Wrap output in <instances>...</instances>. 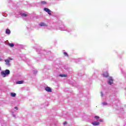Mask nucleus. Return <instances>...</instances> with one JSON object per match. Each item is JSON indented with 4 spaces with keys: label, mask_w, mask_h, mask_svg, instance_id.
Listing matches in <instances>:
<instances>
[{
    "label": "nucleus",
    "mask_w": 126,
    "mask_h": 126,
    "mask_svg": "<svg viewBox=\"0 0 126 126\" xmlns=\"http://www.w3.org/2000/svg\"><path fill=\"white\" fill-rule=\"evenodd\" d=\"M103 105H107V103H106V102H103Z\"/></svg>",
    "instance_id": "412c9836"
},
{
    "label": "nucleus",
    "mask_w": 126,
    "mask_h": 126,
    "mask_svg": "<svg viewBox=\"0 0 126 126\" xmlns=\"http://www.w3.org/2000/svg\"><path fill=\"white\" fill-rule=\"evenodd\" d=\"M24 81H19L17 82L16 84H22L23 83Z\"/></svg>",
    "instance_id": "1a4fd4ad"
},
{
    "label": "nucleus",
    "mask_w": 126,
    "mask_h": 126,
    "mask_svg": "<svg viewBox=\"0 0 126 126\" xmlns=\"http://www.w3.org/2000/svg\"><path fill=\"white\" fill-rule=\"evenodd\" d=\"M100 122H103V120L102 119L99 120Z\"/></svg>",
    "instance_id": "5701e85b"
},
{
    "label": "nucleus",
    "mask_w": 126,
    "mask_h": 126,
    "mask_svg": "<svg viewBox=\"0 0 126 126\" xmlns=\"http://www.w3.org/2000/svg\"><path fill=\"white\" fill-rule=\"evenodd\" d=\"M10 73V71L8 69H6L5 71H2L1 72V75L3 76V77H5L6 75H8Z\"/></svg>",
    "instance_id": "f257e3e1"
},
{
    "label": "nucleus",
    "mask_w": 126,
    "mask_h": 126,
    "mask_svg": "<svg viewBox=\"0 0 126 126\" xmlns=\"http://www.w3.org/2000/svg\"><path fill=\"white\" fill-rule=\"evenodd\" d=\"M101 96L103 97V93H101Z\"/></svg>",
    "instance_id": "4be33fe9"
},
{
    "label": "nucleus",
    "mask_w": 126,
    "mask_h": 126,
    "mask_svg": "<svg viewBox=\"0 0 126 126\" xmlns=\"http://www.w3.org/2000/svg\"><path fill=\"white\" fill-rule=\"evenodd\" d=\"M67 124V122H64V123H63V125H64V126H65V125H66Z\"/></svg>",
    "instance_id": "6ab92c4d"
},
{
    "label": "nucleus",
    "mask_w": 126,
    "mask_h": 126,
    "mask_svg": "<svg viewBox=\"0 0 126 126\" xmlns=\"http://www.w3.org/2000/svg\"><path fill=\"white\" fill-rule=\"evenodd\" d=\"M22 16H24L25 17H26V16H27V14H23Z\"/></svg>",
    "instance_id": "f3484780"
},
{
    "label": "nucleus",
    "mask_w": 126,
    "mask_h": 126,
    "mask_svg": "<svg viewBox=\"0 0 126 126\" xmlns=\"http://www.w3.org/2000/svg\"><path fill=\"white\" fill-rule=\"evenodd\" d=\"M60 76L61 77H66L67 75L65 74H60Z\"/></svg>",
    "instance_id": "ddd939ff"
},
{
    "label": "nucleus",
    "mask_w": 126,
    "mask_h": 126,
    "mask_svg": "<svg viewBox=\"0 0 126 126\" xmlns=\"http://www.w3.org/2000/svg\"><path fill=\"white\" fill-rule=\"evenodd\" d=\"M92 125H93V126H99L100 125V123L99 122L95 121L92 123Z\"/></svg>",
    "instance_id": "423d86ee"
},
{
    "label": "nucleus",
    "mask_w": 126,
    "mask_h": 126,
    "mask_svg": "<svg viewBox=\"0 0 126 126\" xmlns=\"http://www.w3.org/2000/svg\"><path fill=\"white\" fill-rule=\"evenodd\" d=\"M94 118L96 120H99V119H100V117L99 116H94Z\"/></svg>",
    "instance_id": "dca6fc26"
},
{
    "label": "nucleus",
    "mask_w": 126,
    "mask_h": 126,
    "mask_svg": "<svg viewBox=\"0 0 126 126\" xmlns=\"http://www.w3.org/2000/svg\"><path fill=\"white\" fill-rule=\"evenodd\" d=\"M10 30L9 29H7L6 30V34H10Z\"/></svg>",
    "instance_id": "9b49d317"
},
{
    "label": "nucleus",
    "mask_w": 126,
    "mask_h": 126,
    "mask_svg": "<svg viewBox=\"0 0 126 126\" xmlns=\"http://www.w3.org/2000/svg\"><path fill=\"white\" fill-rule=\"evenodd\" d=\"M1 70V68L0 67V71Z\"/></svg>",
    "instance_id": "393cba45"
},
{
    "label": "nucleus",
    "mask_w": 126,
    "mask_h": 126,
    "mask_svg": "<svg viewBox=\"0 0 126 126\" xmlns=\"http://www.w3.org/2000/svg\"><path fill=\"white\" fill-rule=\"evenodd\" d=\"M14 109H15V110H18V107H15Z\"/></svg>",
    "instance_id": "aec40b11"
},
{
    "label": "nucleus",
    "mask_w": 126,
    "mask_h": 126,
    "mask_svg": "<svg viewBox=\"0 0 126 126\" xmlns=\"http://www.w3.org/2000/svg\"><path fill=\"white\" fill-rule=\"evenodd\" d=\"M0 62H1V58H0Z\"/></svg>",
    "instance_id": "b1692460"
},
{
    "label": "nucleus",
    "mask_w": 126,
    "mask_h": 126,
    "mask_svg": "<svg viewBox=\"0 0 126 126\" xmlns=\"http://www.w3.org/2000/svg\"><path fill=\"white\" fill-rule=\"evenodd\" d=\"M103 75L104 77H109V73H108V72H104Z\"/></svg>",
    "instance_id": "0eeeda50"
},
{
    "label": "nucleus",
    "mask_w": 126,
    "mask_h": 126,
    "mask_svg": "<svg viewBox=\"0 0 126 126\" xmlns=\"http://www.w3.org/2000/svg\"><path fill=\"white\" fill-rule=\"evenodd\" d=\"M4 62H5V64L6 65H8V66H9V65H10V61L9 60L6 59L4 60Z\"/></svg>",
    "instance_id": "39448f33"
},
{
    "label": "nucleus",
    "mask_w": 126,
    "mask_h": 126,
    "mask_svg": "<svg viewBox=\"0 0 126 126\" xmlns=\"http://www.w3.org/2000/svg\"><path fill=\"white\" fill-rule=\"evenodd\" d=\"M41 4L45 5L47 4V2H46V1H41Z\"/></svg>",
    "instance_id": "f8f14e48"
},
{
    "label": "nucleus",
    "mask_w": 126,
    "mask_h": 126,
    "mask_svg": "<svg viewBox=\"0 0 126 126\" xmlns=\"http://www.w3.org/2000/svg\"><path fill=\"white\" fill-rule=\"evenodd\" d=\"M7 60H9V62H10V61H12V59L10 58H9L8 59H7Z\"/></svg>",
    "instance_id": "a211bd4d"
},
{
    "label": "nucleus",
    "mask_w": 126,
    "mask_h": 126,
    "mask_svg": "<svg viewBox=\"0 0 126 126\" xmlns=\"http://www.w3.org/2000/svg\"><path fill=\"white\" fill-rule=\"evenodd\" d=\"M8 46H9V47H14V44L13 43H8Z\"/></svg>",
    "instance_id": "4468645a"
},
{
    "label": "nucleus",
    "mask_w": 126,
    "mask_h": 126,
    "mask_svg": "<svg viewBox=\"0 0 126 126\" xmlns=\"http://www.w3.org/2000/svg\"><path fill=\"white\" fill-rule=\"evenodd\" d=\"M63 55L65 56V57H68V54H67V53L66 52H64L63 53Z\"/></svg>",
    "instance_id": "2eb2a0df"
},
{
    "label": "nucleus",
    "mask_w": 126,
    "mask_h": 126,
    "mask_svg": "<svg viewBox=\"0 0 126 126\" xmlns=\"http://www.w3.org/2000/svg\"><path fill=\"white\" fill-rule=\"evenodd\" d=\"M108 80H109L108 82V84H109V85H112L114 81V79H113V78H112V77H110L108 79Z\"/></svg>",
    "instance_id": "f03ea898"
},
{
    "label": "nucleus",
    "mask_w": 126,
    "mask_h": 126,
    "mask_svg": "<svg viewBox=\"0 0 126 126\" xmlns=\"http://www.w3.org/2000/svg\"><path fill=\"white\" fill-rule=\"evenodd\" d=\"M45 91L47 92H52V89L50 87H47L45 88Z\"/></svg>",
    "instance_id": "20e7f679"
},
{
    "label": "nucleus",
    "mask_w": 126,
    "mask_h": 126,
    "mask_svg": "<svg viewBox=\"0 0 126 126\" xmlns=\"http://www.w3.org/2000/svg\"><path fill=\"white\" fill-rule=\"evenodd\" d=\"M11 97H15V96H16V94L14 93H11Z\"/></svg>",
    "instance_id": "9d476101"
},
{
    "label": "nucleus",
    "mask_w": 126,
    "mask_h": 126,
    "mask_svg": "<svg viewBox=\"0 0 126 126\" xmlns=\"http://www.w3.org/2000/svg\"><path fill=\"white\" fill-rule=\"evenodd\" d=\"M44 11H46V12H47L49 15H51L52 14L51 13V10L50 9H48V8H44Z\"/></svg>",
    "instance_id": "7ed1b4c3"
},
{
    "label": "nucleus",
    "mask_w": 126,
    "mask_h": 126,
    "mask_svg": "<svg viewBox=\"0 0 126 126\" xmlns=\"http://www.w3.org/2000/svg\"><path fill=\"white\" fill-rule=\"evenodd\" d=\"M39 25V26H44V27L48 26V25H47L45 23H40Z\"/></svg>",
    "instance_id": "6e6552de"
}]
</instances>
